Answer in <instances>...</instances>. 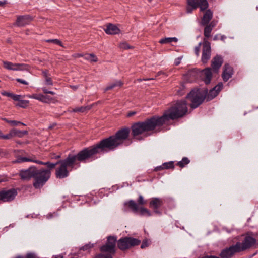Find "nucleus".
<instances>
[{"mask_svg":"<svg viewBox=\"0 0 258 258\" xmlns=\"http://www.w3.org/2000/svg\"><path fill=\"white\" fill-rule=\"evenodd\" d=\"M207 25L208 26H210L211 28H213L215 25H216V23L214 21H211L210 23H209L208 24H207Z\"/></svg>","mask_w":258,"mask_h":258,"instance_id":"52","label":"nucleus"},{"mask_svg":"<svg viewBox=\"0 0 258 258\" xmlns=\"http://www.w3.org/2000/svg\"><path fill=\"white\" fill-rule=\"evenodd\" d=\"M207 91V88L202 90L198 88H195L187 94L186 98L191 102L190 107L192 109L197 108L204 102L206 99Z\"/></svg>","mask_w":258,"mask_h":258,"instance_id":"4","label":"nucleus"},{"mask_svg":"<svg viewBox=\"0 0 258 258\" xmlns=\"http://www.w3.org/2000/svg\"><path fill=\"white\" fill-rule=\"evenodd\" d=\"M29 104V101L25 100H21L16 104V106L20 107L22 108H26Z\"/></svg>","mask_w":258,"mask_h":258,"instance_id":"34","label":"nucleus"},{"mask_svg":"<svg viewBox=\"0 0 258 258\" xmlns=\"http://www.w3.org/2000/svg\"><path fill=\"white\" fill-rule=\"evenodd\" d=\"M180 63V60L179 58H178L177 59L175 60V61L174 62L175 66H178Z\"/></svg>","mask_w":258,"mask_h":258,"instance_id":"54","label":"nucleus"},{"mask_svg":"<svg viewBox=\"0 0 258 258\" xmlns=\"http://www.w3.org/2000/svg\"><path fill=\"white\" fill-rule=\"evenodd\" d=\"M131 131V136L133 139L139 141L143 140L145 137V121L137 122L133 123L131 128L124 127L117 131L114 135L109 136H116L119 133V136H121L122 138L119 140V144L113 150H116L119 146L125 143L126 146H128L132 143V141L128 139L129 135Z\"/></svg>","mask_w":258,"mask_h":258,"instance_id":"3","label":"nucleus"},{"mask_svg":"<svg viewBox=\"0 0 258 258\" xmlns=\"http://www.w3.org/2000/svg\"><path fill=\"white\" fill-rule=\"evenodd\" d=\"M32 20V18L30 15L18 16L14 25L18 27H23L28 25Z\"/></svg>","mask_w":258,"mask_h":258,"instance_id":"16","label":"nucleus"},{"mask_svg":"<svg viewBox=\"0 0 258 258\" xmlns=\"http://www.w3.org/2000/svg\"><path fill=\"white\" fill-rule=\"evenodd\" d=\"M143 204L144 198L143 196H140L137 203L134 200H130L126 202L125 205L136 214H144L145 212V208L143 206Z\"/></svg>","mask_w":258,"mask_h":258,"instance_id":"9","label":"nucleus"},{"mask_svg":"<svg viewBox=\"0 0 258 258\" xmlns=\"http://www.w3.org/2000/svg\"><path fill=\"white\" fill-rule=\"evenodd\" d=\"M116 242L118 248L121 250L124 251L139 245L141 243V241L131 237H124L120 238Z\"/></svg>","mask_w":258,"mask_h":258,"instance_id":"8","label":"nucleus"},{"mask_svg":"<svg viewBox=\"0 0 258 258\" xmlns=\"http://www.w3.org/2000/svg\"><path fill=\"white\" fill-rule=\"evenodd\" d=\"M43 76L45 78V84L47 85H53V82L51 78L50 77L48 74V71L47 70H43L42 72Z\"/></svg>","mask_w":258,"mask_h":258,"instance_id":"24","label":"nucleus"},{"mask_svg":"<svg viewBox=\"0 0 258 258\" xmlns=\"http://www.w3.org/2000/svg\"><path fill=\"white\" fill-rule=\"evenodd\" d=\"M211 48L210 43L206 39H204L201 61L203 63H206L210 58Z\"/></svg>","mask_w":258,"mask_h":258,"instance_id":"12","label":"nucleus"},{"mask_svg":"<svg viewBox=\"0 0 258 258\" xmlns=\"http://www.w3.org/2000/svg\"><path fill=\"white\" fill-rule=\"evenodd\" d=\"M119 47L120 48L124 50L130 49L131 48V47L126 42L120 43L119 45Z\"/></svg>","mask_w":258,"mask_h":258,"instance_id":"39","label":"nucleus"},{"mask_svg":"<svg viewBox=\"0 0 258 258\" xmlns=\"http://www.w3.org/2000/svg\"><path fill=\"white\" fill-rule=\"evenodd\" d=\"M178 39L176 37H170V41L172 42H176L177 41Z\"/></svg>","mask_w":258,"mask_h":258,"instance_id":"57","label":"nucleus"},{"mask_svg":"<svg viewBox=\"0 0 258 258\" xmlns=\"http://www.w3.org/2000/svg\"><path fill=\"white\" fill-rule=\"evenodd\" d=\"M137 113L136 111H130L127 113L126 116L128 117H130L135 115Z\"/></svg>","mask_w":258,"mask_h":258,"instance_id":"50","label":"nucleus"},{"mask_svg":"<svg viewBox=\"0 0 258 258\" xmlns=\"http://www.w3.org/2000/svg\"><path fill=\"white\" fill-rule=\"evenodd\" d=\"M209 4L207 0H199V7L201 11L206 10L208 7Z\"/></svg>","mask_w":258,"mask_h":258,"instance_id":"29","label":"nucleus"},{"mask_svg":"<svg viewBox=\"0 0 258 258\" xmlns=\"http://www.w3.org/2000/svg\"><path fill=\"white\" fill-rule=\"evenodd\" d=\"M194 9L193 7L188 6L186 8V12L187 13H191Z\"/></svg>","mask_w":258,"mask_h":258,"instance_id":"51","label":"nucleus"},{"mask_svg":"<svg viewBox=\"0 0 258 258\" xmlns=\"http://www.w3.org/2000/svg\"><path fill=\"white\" fill-rule=\"evenodd\" d=\"M2 94L4 96H7L13 98V96L14 94L12 93L7 92L6 91L2 92Z\"/></svg>","mask_w":258,"mask_h":258,"instance_id":"45","label":"nucleus"},{"mask_svg":"<svg viewBox=\"0 0 258 258\" xmlns=\"http://www.w3.org/2000/svg\"><path fill=\"white\" fill-rule=\"evenodd\" d=\"M159 43L161 44H168L170 43V37L164 38L160 40Z\"/></svg>","mask_w":258,"mask_h":258,"instance_id":"40","label":"nucleus"},{"mask_svg":"<svg viewBox=\"0 0 258 258\" xmlns=\"http://www.w3.org/2000/svg\"><path fill=\"white\" fill-rule=\"evenodd\" d=\"M51 176V171L45 169H38L36 167L33 176V186L36 189H39L45 184Z\"/></svg>","mask_w":258,"mask_h":258,"instance_id":"6","label":"nucleus"},{"mask_svg":"<svg viewBox=\"0 0 258 258\" xmlns=\"http://www.w3.org/2000/svg\"><path fill=\"white\" fill-rule=\"evenodd\" d=\"M240 253L236 244L232 245L221 250L219 256L220 258H231L235 253Z\"/></svg>","mask_w":258,"mask_h":258,"instance_id":"13","label":"nucleus"},{"mask_svg":"<svg viewBox=\"0 0 258 258\" xmlns=\"http://www.w3.org/2000/svg\"><path fill=\"white\" fill-rule=\"evenodd\" d=\"M90 62H97L98 61V58L97 56L93 53L90 54Z\"/></svg>","mask_w":258,"mask_h":258,"instance_id":"44","label":"nucleus"},{"mask_svg":"<svg viewBox=\"0 0 258 258\" xmlns=\"http://www.w3.org/2000/svg\"><path fill=\"white\" fill-rule=\"evenodd\" d=\"M234 74L233 68L228 63H225L223 67L222 78L224 82H227Z\"/></svg>","mask_w":258,"mask_h":258,"instance_id":"18","label":"nucleus"},{"mask_svg":"<svg viewBox=\"0 0 258 258\" xmlns=\"http://www.w3.org/2000/svg\"><path fill=\"white\" fill-rule=\"evenodd\" d=\"M123 82L120 80H116L113 82L110 83L105 89L104 91H107L111 90L116 87H121L123 85Z\"/></svg>","mask_w":258,"mask_h":258,"instance_id":"23","label":"nucleus"},{"mask_svg":"<svg viewBox=\"0 0 258 258\" xmlns=\"http://www.w3.org/2000/svg\"><path fill=\"white\" fill-rule=\"evenodd\" d=\"M19 125H26L24 123L16 120H12L11 122V125L12 126H18Z\"/></svg>","mask_w":258,"mask_h":258,"instance_id":"41","label":"nucleus"},{"mask_svg":"<svg viewBox=\"0 0 258 258\" xmlns=\"http://www.w3.org/2000/svg\"><path fill=\"white\" fill-rule=\"evenodd\" d=\"M71 88L75 90L78 88V86H71Z\"/></svg>","mask_w":258,"mask_h":258,"instance_id":"63","label":"nucleus"},{"mask_svg":"<svg viewBox=\"0 0 258 258\" xmlns=\"http://www.w3.org/2000/svg\"><path fill=\"white\" fill-rule=\"evenodd\" d=\"M163 166L164 169H174L175 168L174 162L169 161L163 163Z\"/></svg>","mask_w":258,"mask_h":258,"instance_id":"31","label":"nucleus"},{"mask_svg":"<svg viewBox=\"0 0 258 258\" xmlns=\"http://www.w3.org/2000/svg\"><path fill=\"white\" fill-rule=\"evenodd\" d=\"M16 81L18 82L22 83V84H24V85H28V83L27 82H26L25 80H23L22 79L17 78V79H16Z\"/></svg>","mask_w":258,"mask_h":258,"instance_id":"47","label":"nucleus"},{"mask_svg":"<svg viewBox=\"0 0 258 258\" xmlns=\"http://www.w3.org/2000/svg\"><path fill=\"white\" fill-rule=\"evenodd\" d=\"M84 54L83 53H75L72 55V56L74 58H77V57H84Z\"/></svg>","mask_w":258,"mask_h":258,"instance_id":"49","label":"nucleus"},{"mask_svg":"<svg viewBox=\"0 0 258 258\" xmlns=\"http://www.w3.org/2000/svg\"><path fill=\"white\" fill-rule=\"evenodd\" d=\"M164 168H163V164L160 165V166H157L154 169V171H161V170H164Z\"/></svg>","mask_w":258,"mask_h":258,"instance_id":"48","label":"nucleus"},{"mask_svg":"<svg viewBox=\"0 0 258 258\" xmlns=\"http://www.w3.org/2000/svg\"><path fill=\"white\" fill-rule=\"evenodd\" d=\"M187 102L185 100L177 101L176 104L166 110L161 116H153L146 119V137L147 132L156 127L162 126L166 121L182 117L187 112Z\"/></svg>","mask_w":258,"mask_h":258,"instance_id":"2","label":"nucleus"},{"mask_svg":"<svg viewBox=\"0 0 258 258\" xmlns=\"http://www.w3.org/2000/svg\"><path fill=\"white\" fill-rule=\"evenodd\" d=\"M223 83L222 82H219L217 85L210 89L209 92L208 91L206 98L207 101H210L216 97L218 95L219 92L223 88Z\"/></svg>","mask_w":258,"mask_h":258,"instance_id":"15","label":"nucleus"},{"mask_svg":"<svg viewBox=\"0 0 258 258\" xmlns=\"http://www.w3.org/2000/svg\"><path fill=\"white\" fill-rule=\"evenodd\" d=\"M42 90L43 92L45 94H48V92L49 91L46 88H42Z\"/></svg>","mask_w":258,"mask_h":258,"instance_id":"60","label":"nucleus"},{"mask_svg":"<svg viewBox=\"0 0 258 258\" xmlns=\"http://www.w3.org/2000/svg\"><path fill=\"white\" fill-rule=\"evenodd\" d=\"M2 120L5 121V122L9 123L11 125V122L12 120H10L6 118H2Z\"/></svg>","mask_w":258,"mask_h":258,"instance_id":"55","label":"nucleus"},{"mask_svg":"<svg viewBox=\"0 0 258 258\" xmlns=\"http://www.w3.org/2000/svg\"><path fill=\"white\" fill-rule=\"evenodd\" d=\"M35 161H36V160H33L32 159L27 157H17V159L13 161L12 162L14 164L25 162H32L35 163Z\"/></svg>","mask_w":258,"mask_h":258,"instance_id":"27","label":"nucleus"},{"mask_svg":"<svg viewBox=\"0 0 258 258\" xmlns=\"http://www.w3.org/2000/svg\"><path fill=\"white\" fill-rule=\"evenodd\" d=\"M203 72H204L205 75V78L203 80L206 85H208L211 82L212 77L211 68H206L203 70Z\"/></svg>","mask_w":258,"mask_h":258,"instance_id":"22","label":"nucleus"},{"mask_svg":"<svg viewBox=\"0 0 258 258\" xmlns=\"http://www.w3.org/2000/svg\"><path fill=\"white\" fill-rule=\"evenodd\" d=\"M186 84V83L185 82H184L181 84L179 89H178L177 91V94L178 95L182 96L185 94V89L186 88V86H185Z\"/></svg>","mask_w":258,"mask_h":258,"instance_id":"33","label":"nucleus"},{"mask_svg":"<svg viewBox=\"0 0 258 258\" xmlns=\"http://www.w3.org/2000/svg\"><path fill=\"white\" fill-rule=\"evenodd\" d=\"M47 42H52L58 45H59L60 46H62V44L61 42L58 39H48L46 41Z\"/></svg>","mask_w":258,"mask_h":258,"instance_id":"37","label":"nucleus"},{"mask_svg":"<svg viewBox=\"0 0 258 258\" xmlns=\"http://www.w3.org/2000/svg\"><path fill=\"white\" fill-rule=\"evenodd\" d=\"M141 247L142 248H145V240H143V241H142V245H141Z\"/></svg>","mask_w":258,"mask_h":258,"instance_id":"61","label":"nucleus"},{"mask_svg":"<svg viewBox=\"0 0 258 258\" xmlns=\"http://www.w3.org/2000/svg\"><path fill=\"white\" fill-rule=\"evenodd\" d=\"M93 247V244H92L91 243L87 244L85 245L84 246H82L80 249L82 250L83 251L88 250L91 248H92Z\"/></svg>","mask_w":258,"mask_h":258,"instance_id":"38","label":"nucleus"},{"mask_svg":"<svg viewBox=\"0 0 258 258\" xmlns=\"http://www.w3.org/2000/svg\"><path fill=\"white\" fill-rule=\"evenodd\" d=\"M220 35L219 34H217L216 35H215L213 37V40L216 41V40H218L220 39Z\"/></svg>","mask_w":258,"mask_h":258,"instance_id":"56","label":"nucleus"},{"mask_svg":"<svg viewBox=\"0 0 258 258\" xmlns=\"http://www.w3.org/2000/svg\"><path fill=\"white\" fill-rule=\"evenodd\" d=\"M242 236L243 239L241 242H237L235 244L239 252L257 248V240L253 236L252 232H246L242 234Z\"/></svg>","mask_w":258,"mask_h":258,"instance_id":"5","label":"nucleus"},{"mask_svg":"<svg viewBox=\"0 0 258 258\" xmlns=\"http://www.w3.org/2000/svg\"><path fill=\"white\" fill-rule=\"evenodd\" d=\"M105 33L109 35H115L119 33L120 29L115 25L108 23L106 28L104 29Z\"/></svg>","mask_w":258,"mask_h":258,"instance_id":"20","label":"nucleus"},{"mask_svg":"<svg viewBox=\"0 0 258 258\" xmlns=\"http://www.w3.org/2000/svg\"><path fill=\"white\" fill-rule=\"evenodd\" d=\"M151 241L150 239H146V247L149 246L151 244Z\"/></svg>","mask_w":258,"mask_h":258,"instance_id":"58","label":"nucleus"},{"mask_svg":"<svg viewBox=\"0 0 258 258\" xmlns=\"http://www.w3.org/2000/svg\"><path fill=\"white\" fill-rule=\"evenodd\" d=\"M21 98H22V96L20 95L14 94L12 99L14 101H18L19 102L20 101V100L21 99Z\"/></svg>","mask_w":258,"mask_h":258,"instance_id":"46","label":"nucleus"},{"mask_svg":"<svg viewBox=\"0 0 258 258\" xmlns=\"http://www.w3.org/2000/svg\"><path fill=\"white\" fill-rule=\"evenodd\" d=\"M87 109L89 108L86 106H81L74 108L72 111L74 112H84Z\"/></svg>","mask_w":258,"mask_h":258,"instance_id":"35","label":"nucleus"},{"mask_svg":"<svg viewBox=\"0 0 258 258\" xmlns=\"http://www.w3.org/2000/svg\"><path fill=\"white\" fill-rule=\"evenodd\" d=\"M188 6L197 9L199 6V0H187Z\"/></svg>","mask_w":258,"mask_h":258,"instance_id":"32","label":"nucleus"},{"mask_svg":"<svg viewBox=\"0 0 258 258\" xmlns=\"http://www.w3.org/2000/svg\"><path fill=\"white\" fill-rule=\"evenodd\" d=\"M36 167L31 166L28 169L22 170L20 171L19 175L23 180H28L33 178Z\"/></svg>","mask_w":258,"mask_h":258,"instance_id":"19","label":"nucleus"},{"mask_svg":"<svg viewBox=\"0 0 258 258\" xmlns=\"http://www.w3.org/2000/svg\"><path fill=\"white\" fill-rule=\"evenodd\" d=\"M220 39L223 41H224L225 39L226 38V37L225 35H220Z\"/></svg>","mask_w":258,"mask_h":258,"instance_id":"59","label":"nucleus"},{"mask_svg":"<svg viewBox=\"0 0 258 258\" xmlns=\"http://www.w3.org/2000/svg\"><path fill=\"white\" fill-rule=\"evenodd\" d=\"M212 17L213 13L212 11L210 9L207 10L202 18L201 22V25L205 26V25L208 24L212 19Z\"/></svg>","mask_w":258,"mask_h":258,"instance_id":"21","label":"nucleus"},{"mask_svg":"<svg viewBox=\"0 0 258 258\" xmlns=\"http://www.w3.org/2000/svg\"><path fill=\"white\" fill-rule=\"evenodd\" d=\"M190 163V160L186 157H183L181 161L178 162L176 165L182 168Z\"/></svg>","mask_w":258,"mask_h":258,"instance_id":"28","label":"nucleus"},{"mask_svg":"<svg viewBox=\"0 0 258 258\" xmlns=\"http://www.w3.org/2000/svg\"><path fill=\"white\" fill-rule=\"evenodd\" d=\"M32 98L41 101L42 102H44L46 99V97L43 95H33Z\"/></svg>","mask_w":258,"mask_h":258,"instance_id":"36","label":"nucleus"},{"mask_svg":"<svg viewBox=\"0 0 258 258\" xmlns=\"http://www.w3.org/2000/svg\"><path fill=\"white\" fill-rule=\"evenodd\" d=\"M116 241L117 239L115 236H108L105 244L100 248L101 253L97 255H101L104 258H113V255L115 253Z\"/></svg>","mask_w":258,"mask_h":258,"instance_id":"7","label":"nucleus"},{"mask_svg":"<svg viewBox=\"0 0 258 258\" xmlns=\"http://www.w3.org/2000/svg\"><path fill=\"white\" fill-rule=\"evenodd\" d=\"M164 204L163 200L159 198H152L149 202V207L153 210V212L161 215L162 212L158 209Z\"/></svg>","mask_w":258,"mask_h":258,"instance_id":"14","label":"nucleus"},{"mask_svg":"<svg viewBox=\"0 0 258 258\" xmlns=\"http://www.w3.org/2000/svg\"><path fill=\"white\" fill-rule=\"evenodd\" d=\"M17 195V191L15 188L8 190L2 189L0 191V201L3 202L13 201Z\"/></svg>","mask_w":258,"mask_h":258,"instance_id":"10","label":"nucleus"},{"mask_svg":"<svg viewBox=\"0 0 258 258\" xmlns=\"http://www.w3.org/2000/svg\"><path fill=\"white\" fill-rule=\"evenodd\" d=\"M201 44V42L199 43L198 46L195 47V53L197 56H198L199 55Z\"/></svg>","mask_w":258,"mask_h":258,"instance_id":"43","label":"nucleus"},{"mask_svg":"<svg viewBox=\"0 0 258 258\" xmlns=\"http://www.w3.org/2000/svg\"><path fill=\"white\" fill-rule=\"evenodd\" d=\"M223 63V57L219 55H216L211 61V68L214 73H218L219 69Z\"/></svg>","mask_w":258,"mask_h":258,"instance_id":"17","label":"nucleus"},{"mask_svg":"<svg viewBox=\"0 0 258 258\" xmlns=\"http://www.w3.org/2000/svg\"><path fill=\"white\" fill-rule=\"evenodd\" d=\"M151 215V214L150 211L146 209V216H150Z\"/></svg>","mask_w":258,"mask_h":258,"instance_id":"64","label":"nucleus"},{"mask_svg":"<svg viewBox=\"0 0 258 258\" xmlns=\"http://www.w3.org/2000/svg\"><path fill=\"white\" fill-rule=\"evenodd\" d=\"M35 163H37L40 165H46L47 167L49 169V170L50 171V169H53L56 165L58 164L57 162L55 163H52L50 162H43L42 161L37 160L35 161Z\"/></svg>","mask_w":258,"mask_h":258,"instance_id":"26","label":"nucleus"},{"mask_svg":"<svg viewBox=\"0 0 258 258\" xmlns=\"http://www.w3.org/2000/svg\"><path fill=\"white\" fill-rule=\"evenodd\" d=\"M205 26V27L204 28V35L206 38H208L211 36V33L213 29L211 28L210 26L207 25V24Z\"/></svg>","mask_w":258,"mask_h":258,"instance_id":"30","label":"nucleus"},{"mask_svg":"<svg viewBox=\"0 0 258 258\" xmlns=\"http://www.w3.org/2000/svg\"><path fill=\"white\" fill-rule=\"evenodd\" d=\"M90 57H91L90 54H87V56H85L84 57V58H85V59L88 60L90 62Z\"/></svg>","mask_w":258,"mask_h":258,"instance_id":"53","label":"nucleus"},{"mask_svg":"<svg viewBox=\"0 0 258 258\" xmlns=\"http://www.w3.org/2000/svg\"><path fill=\"white\" fill-rule=\"evenodd\" d=\"M121 138L118 133L116 136L103 139L93 146L84 148L76 154H69L66 159L57 161L60 166L55 171L56 177L58 179L66 178L69 176L70 171L80 167L81 162L94 160L97 158V154L114 150L119 144V141Z\"/></svg>","mask_w":258,"mask_h":258,"instance_id":"1","label":"nucleus"},{"mask_svg":"<svg viewBox=\"0 0 258 258\" xmlns=\"http://www.w3.org/2000/svg\"><path fill=\"white\" fill-rule=\"evenodd\" d=\"M13 136V135L12 134L11 131H10L9 133L4 135L3 133L2 134V137H1L0 139H11Z\"/></svg>","mask_w":258,"mask_h":258,"instance_id":"42","label":"nucleus"},{"mask_svg":"<svg viewBox=\"0 0 258 258\" xmlns=\"http://www.w3.org/2000/svg\"><path fill=\"white\" fill-rule=\"evenodd\" d=\"M11 131L13 135V136H17L18 137H22L24 135H26L28 134V132L27 131H22L15 128L11 130Z\"/></svg>","mask_w":258,"mask_h":258,"instance_id":"25","label":"nucleus"},{"mask_svg":"<svg viewBox=\"0 0 258 258\" xmlns=\"http://www.w3.org/2000/svg\"><path fill=\"white\" fill-rule=\"evenodd\" d=\"M6 180L3 176H0V183L6 181Z\"/></svg>","mask_w":258,"mask_h":258,"instance_id":"62","label":"nucleus"},{"mask_svg":"<svg viewBox=\"0 0 258 258\" xmlns=\"http://www.w3.org/2000/svg\"><path fill=\"white\" fill-rule=\"evenodd\" d=\"M4 67L9 70L12 71H28L30 66L25 63H14L10 61H4Z\"/></svg>","mask_w":258,"mask_h":258,"instance_id":"11","label":"nucleus"}]
</instances>
